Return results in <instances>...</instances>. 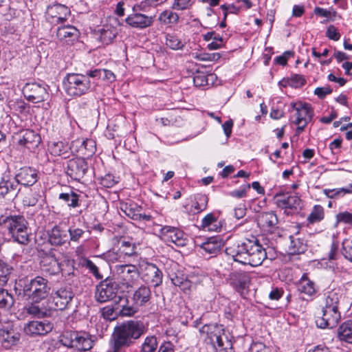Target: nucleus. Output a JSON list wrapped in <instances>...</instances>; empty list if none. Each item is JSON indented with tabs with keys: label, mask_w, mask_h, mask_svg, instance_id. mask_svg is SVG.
<instances>
[{
	"label": "nucleus",
	"mask_w": 352,
	"mask_h": 352,
	"mask_svg": "<svg viewBox=\"0 0 352 352\" xmlns=\"http://www.w3.org/2000/svg\"><path fill=\"white\" fill-rule=\"evenodd\" d=\"M146 331L143 322L130 320L114 329L108 352H124V348L133 343Z\"/></svg>",
	"instance_id": "1"
},
{
	"label": "nucleus",
	"mask_w": 352,
	"mask_h": 352,
	"mask_svg": "<svg viewBox=\"0 0 352 352\" xmlns=\"http://www.w3.org/2000/svg\"><path fill=\"white\" fill-rule=\"evenodd\" d=\"M28 225V221L21 215L0 217V226L8 230V234L14 242L21 245H28L31 240Z\"/></svg>",
	"instance_id": "2"
},
{
	"label": "nucleus",
	"mask_w": 352,
	"mask_h": 352,
	"mask_svg": "<svg viewBox=\"0 0 352 352\" xmlns=\"http://www.w3.org/2000/svg\"><path fill=\"white\" fill-rule=\"evenodd\" d=\"M339 298L336 292H331L328 294L322 307V315L316 320L318 327L332 329L338 324L341 318L338 310Z\"/></svg>",
	"instance_id": "3"
},
{
	"label": "nucleus",
	"mask_w": 352,
	"mask_h": 352,
	"mask_svg": "<svg viewBox=\"0 0 352 352\" xmlns=\"http://www.w3.org/2000/svg\"><path fill=\"white\" fill-rule=\"evenodd\" d=\"M20 285L23 288L24 296L36 302L45 299L51 289L48 280L39 276L30 280H21Z\"/></svg>",
	"instance_id": "4"
},
{
	"label": "nucleus",
	"mask_w": 352,
	"mask_h": 352,
	"mask_svg": "<svg viewBox=\"0 0 352 352\" xmlns=\"http://www.w3.org/2000/svg\"><path fill=\"white\" fill-rule=\"evenodd\" d=\"M67 94L73 96H80L91 89V82L87 76L80 74H68L63 80Z\"/></svg>",
	"instance_id": "5"
},
{
	"label": "nucleus",
	"mask_w": 352,
	"mask_h": 352,
	"mask_svg": "<svg viewBox=\"0 0 352 352\" xmlns=\"http://www.w3.org/2000/svg\"><path fill=\"white\" fill-rule=\"evenodd\" d=\"M119 287L128 292L138 285L140 276V268L135 265L124 264L116 266Z\"/></svg>",
	"instance_id": "6"
},
{
	"label": "nucleus",
	"mask_w": 352,
	"mask_h": 352,
	"mask_svg": "<svg viewBox=\"0 0 352 352\" xmlns=\"http://www.w3.org/2000/svg\"><path fill=\"white\" fill-rule=\"evenodd\" d=\"M203 331H206L208 338L215 346L217 345L221 349L228 350L232 348V342L230 336L226 333L222 324H209L203 327Z\"/></svg>",
	"instance_id": "7"
},
{
	"label": "nucleus",
	"mask_w": 352,
	"mask_h": 352,
	"mask_svg": "<svg viewBox=\"0 0 352 352\" xmlns=\"http://www.w3.org/2000/svg\"><path fill=\"white\" fill-rule=\"evenodd\" d=\"M61 342L63 345L67 347L74 348L82 351H89L93 346L90 335L85 332H65L63 335Z\"/></svg>",
	"instance_id": "8"
},
{
	"label": "nucleus",
	"mask_w": 352,
	"mask_h": 352,
	"mask_svg": "<svg viewBox=\"0 0 352 352\" xmlns=\"http://www.w3.org/2000/svg\"><path fill=\"white\" fill-rule=\"evenodd\" d=\"M253 243V236L251 239H244L237 244L226 248V253L232 259L243 265H249L251 248Z\"/></svg>",
	"instance_id": "9"
},
{
	"label": "nucleus",
	"mask_w": 352,
	"mask_h": 352,
	"mask_svg": "<svg viewBox=\"0 0 352 352\" xmlns=\"http://www.w3.org/2000/svg\"><path fill=\"white\" fill-rule=\"evenodd\" d=\"M291 107L295 111L292 117L295 118L294 122L298 126L296 132L300 133L312 119L314 113L311 105L307 103L292 102Z\"/></svg>",
	"instance_id": "10"
},
{
	"label": "nucleus",
	"mask_w": 352,
	"mask_h": 352,
	"mask_svg": "<svg viewBox=\"0 0 352 352\" xmlns=\"http://www.w3.org/2000/svg\"><path fill=\"white\" fill-rule=\"evenodd\" d=\"M74 296L69 287H60L53 292L48 302L51 310L63 311L69 309Z\"/></svg>",
	"instance_id": "11"
},
{
	"label": "nucleus",
	"mask_w": 352,
	"mask_h": 352,
	"mask_svg": "<svg viewBox=\"0 0 352 352\" xmlns=\"http://www.w3.org/2000/svg\"><path fill=\"white\" fill-rule=\"evenodd\" d=\"M25 98L33 103H38L48 99V86L44 83H27L23 88Z\"/></svg>",
	"instance_id": "12"
},
{
	"label": "nucleus",
	"mask_w": 352,
	"mask_h": 352,
	"mask_svg": "<svg viewBox=\"0 0 352 352\" xmlns=\"http://www.w3.org/2000/svg\"><path fill=\"white\" fill-rule=\"evenodd\" d=\"M140 273L141 278L146 284L157 287L162 283V272L153 263L148 262L141 263Z\"/></svg>",
	"instance_id": "13"
},
{
	"label": "nucleus",
	"mask_w": 352,
	"mask_h": 352,
	"mask_svg": "<svg viewBox=\"0 0 352 352\" xmlns=\"http://www.w3.org/2000/svg\"><path fill=\"white\" fill-rule=\"evenodd\" d=\"M277 206L284 210L287 215L298 213L302 208V200L297 195L276 194L274 197Z\"/></svg>",
	"instance_id": "14"
},
{
	"label": "nucleus",
	"mask_w": 352,
	"mask_h": 352,
	"mask_svg": "<svg viewBox=\"0 0 352 352\" xmlns=\"http://www.w3.org/2000/svg\"><path fill=\"white\" fill-rule=\"evenodd\" d=\"M118 288L117 282L106 279L96 287L95 298L101 303L116 298Z\"/></svg>",
	"instance_id": "15"
},
{
	"label": "nucleus",
	"mask_w": 352,
	"mask_h": 352,
	"mask_svg": "<svg viewBox=\"0 0 352 352\" xmlns=\"http://www.w3.org/2000/svg\"><path fill=\"white\" fill-rule=\"evenodd\" d=\"M70 9L63 4L56 3L47 6L45 12L46 20L53 24L63 23L70 16Z\"/></svg>",
	"instance_id": "16"
},
{
	"label": "nucleus",
	"mask_w": 352,
	"mask_h": 352,
	"mask_svg": "<svg viewBox=\"0 0 352 352\" xmlns=\"http://www.w3.org/2000/svg\"><path fill=\"white\" fill-rule=\"evenodd\" d=\"M160 236L168 244L173 243L178 247L185 246L187 238L184 233L178 228L171 226H164L160 230Z\"/></svg>",
	"instance_id": "17"
},
{
	"label": "nucleus",
	"mask_w": 352,
	"mask_h": 352,
	"mask_svg": "<svg viewBox=\"0 0 352 352\" xmlns=\"http://www.w3.org/2000/svg\"><path fill=\"white\" fill-rule=\"evenodd\" d=\"M18 186L24 188L33 186L38 181V171L31 167L24 166L19 169L14 176Z\"/></svg>",
	"instance_id": "18"
},
{
	"label": "nucleus",
	"mask_w": 352,
	"mask_h": 352,
	"mask_svg": "<svg viewBox=\"0 0 352 352\" xmlns=\"http://www.w3.org/2000/svg\"><path fill=\"white\" fill-rule=\"evenodd\" d=\"M88 170V165L84 158H74L67 162L66 173L72 179L80 181Z\"/></svg>",
	"instance_id": "19"
},
{
	"label": "nucleus",
	"mask_w": 352,
	"mask_h": 352,
	"mask_svg": "<svg viewBox=\"0 0 352 352\" xmlns=\"http://www.w3.org/2000/svg\"><path fill=\"white\" fill-rule=\"evenodd\" d=\"M135 8L133 13L129 14L125 19V22L129 26L137 29H145L151 26L154 22V17L144 14L137 12Z\"/></svg>",
	"instance_id": "20"
},
{
	"label": "nucleus",
	"mask_w": 352,
	"mask_h": 352,
	"mask_svg": "<svg viewBox=\"0 0 352 352\" xmlns=\"http://www.w3.org/2000/svg\"><path fill=\"white\" fill-rule=\"evenodd\" d=\"M40 265L42 271L50 275L56 274L60 270V264L51 251L43 254Z\"/></svg>",
	"instance_id": "21"
},
{
	"label": "nucleus",
	"mask_w": 352,
	"mask_h": 352,
	"mask_svg": "<svg viewBox=\"0 0 352 352\" xmlns=\"http://www.w3.org/2000/svg\"><path fill=\"white\" fill-rule=\"evenodd\" d=\"M53 324L47 320H34L30 322L25 327V331L28 334L34 336H44L50 332L53 329Z\"/></svg>",
	"instance_id": "22"
},
{
	"label": "nucleus",
	"mask_w": 352,
	"mask_h": 352,
	"mask_svg": "<svg viewBox=\"0 0 352 352\" xmlns=\"http://www.w3.org/2000/svg\"><path fill=\"white\" fill-rule=\"evenodd\" d=\"M250 265L257 267L261 265L267 258V252L265 249L261 245L258 240L253 236V243L251 248Z\"/></svg>",
	"instance_id": "23"
},
{
	"label": "nucleus",
	"mask_w": 352,
	"mask_h": 352,
	"mask_svg": "<svg viewBox=\"0 0 352 352\" xmlns=\"http://www.w3.org/2000/svg\"><path fill=\"white\" fill-rule=\"evenodd\" d=\"M24 309L28 314L35 318H44L51 314L50 305H45L42 301H32Z\"/></svg>",
	"instance_id": "24"
},
{
	"label": "nucleus",
	"mask_w": 352,
	"mask_h": 352,
	"mask_svg": "<svg viewBox=\"0 0 352 352\" xmlns=\"http://www.w3.org/2000/svg\"><path fill=\"white\" fill-rule=\"evenodd\" d=\"M223 241L220 236H212L202 243L200 245L201 254L204 255L209 254L212 256H215L221 249Z\"/></svg>",
	"instance_id": "25"
},
{
	"label": "nucleus",
	"mask_w": 352,
	"mask_h": 352,
	"mask_svg": "<svg viewBox=\"0 0 352 352\" xmlns=\"http://www.w3.org/2000/svg\"><path fill=\"white\" fill-rule=\"evenodd\" d=\"M22 197L23 204L25 206H34L38 201L41 195L35 187H26L17 190L16 196Z\"/></svg>",
	"instance_id": "26"
},
{
	"label": "nucleus",
	"mask_w": 352,
	"mask_h": 352,
	"mask_svg": "<svg viewBox=\"0 0 352 352\" xmlns=\"http://www.w3.org/2000/svg\"><path fill=\"white\" fill-rule=\"evenodd\" d=\"M151 290L148 285H141L132 295L131 300L137 305L146 306L151 298Z\"/></svg>",
	"instance_id": "27"
},
{
	"label": "nucleus",
	"mask_w": 352,
	"mask_h": 352,
	"mask_svg": "<svg viewBox=\"0 0 352 352\" xmlns=\"http://www.w3.org/2000/svg\"><path fill=\"white\" fill-rule=\"evenodd\" d=\"M79 32L73 25H63L56 30L58 39L63 43H69L78 39Z\"/></svg>",
	"instance_id": "28"
},
{
	"label": "nucleus",
	"mask_w": 352,
	"mask_h": 352,
	"mask_svg": "<svg viewBox=\"0 0 352 352\" xmlns=\"http://www.w3.org/2000/svg\"><path fill=\"white\" fill-rule=\"evenodd\" d=\"M19 333L15 332L12 329H0V344L6 349H8L12 346L16 344L19 340Z\"/></svg>",
	"instance_id": "29"
},
{
	"label": "nucleus",
	"mask_w": 352,
	"mask_h": 352,
	"mask_svg": "<svg viewBox=\"0 0 352 352\" xmlns=\"http://www.w3.org/2000/svg\"><path fill=\"white\" fill-rule=\"evenodd\" d=\"M69 241V236L67 230L59 226H54L49 235V242L52 245H62Z\"/></svg>",
	"instance_id": "30"
},
{
	"label": "nucleus",
	"mask_w": 352,
	"mask_h": 352,
	"mask_svg": "<svg viewBox=\"0 0 352 352\" xmlns=\"http://www.w3.org/2000/svg\"><path fill=\"white\" fill-rule=\"evenodd\" d=\"M40 136L32 130L24 131L23 136L19 140V144L31 150L36 148L40 142Z\"/></svg>",
	"instance_id": "31"
},
{
	"label": "nucleus",
	"mask_w": 352,
	"mask_h": 352,
	"mask_svg": "<svg viewBox=\"0 0 352 352\" xmlns=\"http://www.w3.org/2000/svg\"><path fill=\"white\" fill-rule=\"evenodd\" d=\"M118 302L120 303V315L125 317H131L139 311V306L133 302L132 305L129 304V300L126 296H118Z\"/></svg>",
	"instance_id": "32"
},
{
	"label": "nucleus",
	"mask_w": 352,
	"mask_h": 352,
	"mask_svg": "<svg viewBox=\"0 0 352 352\" xmlns=\"http://www.w3.org/2000/svg\"><path fill=\"white\" fill-rule=\"evenodd\" d=\"M18 184L10 175H3L0 180V196L4 197L8 193L17 189Z\"/></svg>",
	"instance_id": "33"
},
{
	"label": "nucleus",
	"mask_w": 352,
	"mask_h": 352,
	"mask_svg": "<svg viewBox=\"0 0 352 352\" xmlns=\"http://www.w3.org/2000/svg\"><path fill=\"white\" fill-rule=\"evenodd\" d=\"M298 290L308 296L314 295L316 292L315 283L311 280L307 274H303L298 283Z\"/></svg>",
	"instance_id": "34"
},
{
	"label": "nucleus",
	"mask_w": 352,
	"mask_h": 352,
	"mask_svg": "<svg viewBox=\"0 0 352 352\" xmlns=\"http://www.w3.org/2000/svg\"><path fill=\"white\" fill-rule=\"evenodd\" d=\"M201 227L206 231L220 232L221 230V223L213 213H208L203 218Z\"/></svg>",
	"instance_id": "35"
},
{
	"label": "nucleus",
	"mask_w": 352,
	"mask_h": 352,
	"mask_svg": "<svg viewBox=\"0 0 352 352\" xmlns=\"http://www.w3.org/2000/svg\"><path fill=\"white\" fill-rule=\"evenodd\" d=\"M231 284L237 289H245L250 283V278L245 272H233L230 275Z\"/></svg>",
	"instance_id": "36"
},
{
	"label": "nucleus",
	"mask_w": 352,
	"mask_h": 352,
	"mask_svg": "<svg viewBox=\"0 0 352 352\" xmlns=\"http://www.w3.org/2000/svg\"><path fill=\"white\" fill-rule=\"evenodd\" d=\"M98 32L100 41L105 45L109 44L118 34L117 29L109 25H104Z\"/></svg>",
	"instance_id": "37"
},
{
	"label": "nucleus",
	"mask_w": 352,
	"mask_h": 352,
	"mask_svg": "<svg viewBox=\"0 0 352 352\" xmlns=\"http://www.w3.org/2000/svg\"><path fill=\"white\" fill-rule=\"evenodd\" d=\"M258 223L264 228H272L278 223V219L273 212H262L258 216Z\"/></svg>",
	"instance_id": "38"
},
{
	"label": "nucleus",
	"mask_w": 352,
	"mask_h": 352,
	"mask_svg": "<svg viewBox=\"0 0 352 352\" xmlns=\"http://www.w3.org/2000/svg\"><path fill=\"white\" fill-rule=\"evenodd\" d=\"M179 16L177 13L170 10H166L162 12L158 16V21L160 23L165 25H175L178 23Z\"/></svg>",
	"instance_id": "39"
},
{
	"label": "nucleus",
	"mask_w": 352,
	"mask_h": 352,
	"mask_svg": "<svg viewBox=\"0 0 352 352\" xmlns=\"http://www.w3.org/2000/svg\"><path fill=\"white\" fill-rule=\"evenodd\" d=\"M338 336L340 340L352 344V322L342 324L338 329Z\"/></svg>",
	"instance_id": "40"
},
{
	"label": "nucleus",
	"mask_w": 352,
	"mask_h": 352,
	"mask_svg": "<svg viewBox=\"0 0 352 352\" xmlns=\"http://www.w3.org/2000/svg\"><path fill=\"white\" fill-rule=\"evenodd\" d=\"M324 217V211L322 206L320 205H315L308 215L307 220L309 223L314 224L321 221Z\"/></svg>",
	"instance_id": "41"
},
{
	"label": "nucleus",
	"mask_w": 352,
	"mask_h": 352,
	"mask_svg": "<svg viewBox=\"0 0 352 352\" xmlns=\"http://www.w3.org/2000/svg\"><path fill=\"white\" fill-rule=\"evenodd\" d=\"M122 211L129 218L137 220L138 217H140V213L139 212L141 210L140 207L136 206L134 204H124L121 205Z\"/></svg>",
	"instance_id": "42"
},
{
	"label": "nucleus",
	"mask_w": 352,
	"mask_h": 352,
	"mask_svg": "<svg viewBox=\"0 0 352 352\" xmlns=\"http://www.w3.org/2000/svg\"><path fill=\"white\" fill-rule=\"evenodd\" d=\"M58 199L65 202L70 208H76L79 206V195L73 191L60 193Z\"/></svg>",
	"instance_id": "43"
},
{
	"label": "nucleus",
	"mask_w": 352,
	"mask_h": 352,
	"mask_svg": "<svg viewBox=\"0 0 352 352\" xmlns=\"http://www.w3.org/2000/svg\"><path fill=\"white\" fill-rule=\"evenodd\" d=\"M14 299L12 294L4 289H0V308L8 309L14 305Z\"/></svg>",
	"instance_id": "44"
},
{
	"label": "nucleus",
	"mask_w": 352,
	"mask_h": 352,
	"mask_svg": "<svg viewBox=\"0 0 352 352\" xmlns=\"http://www.w3.org/2000/svg\"><path fill=\"white\" fill-rule=\"evenodd\" d=\"M80 151L85 156H91L96 150L95 142L91 139L83 140L80 142Z\"/></svg>",
	"instance_id": "45"
},
{
	"label": "nucleus",
	"mask_w": 352,
	"mask_h": 352,
	"mask_svg": "<svg viewBox=\"0 0 352 352\" xmlns=\"http://www.w3.org/2000/svg\"><path fill=\"white\" fill-rule=\"evenodd\" d=\"M290 239L291 241L289 250L291 254H298L304 252L305 250V245L301 239H294L292 236H290Z\"/></svg>",
	"instance_id": "46"
},
{
	"label": "nucleus",
	"mask_w": 352,
	"mask_h": 352,
	"mask_svg": "<svg viewBox=\"0 0 352 352\" xmlns=\"http://www.w3.org/2000/svg\"><path fill=\"white\" fill-rule=\"evenodd\" d=\"M158 343L155 336H148L142 345V352H155Z\"/></svg>",
	"instance_id": "47"
},
{
	"label": "nucleus",
	"mask_w": 352,
	"mask_h": 352,
	"mask_svg": "<svg viewBox=\"0 0 352 352\" xmlns=\"http://www.w3.org/2000/svg\"><path fill=\"white\" fill-rule=\"evenodd\" d=\"M69 239L72 242L78 243L80 239L86 234V231L76 226H71L67 230Z\"/></svg>",
	"instance_id": "48"
},
{
	"label": "nucleus",
	"mask_w": 352,
	"mask_h": 352,
	"mask_svg": "<svg viewBox=\"0 0 352 352\" xmlns=\"http://www.w3.org/2000/svg\"><path fill=\"white\" fill-rule=\"evenodd\" d=\"M166 45L172 50H178L183 48L184 43L176 36L168 34L166 36Z\"/></svg>",
	"instance_id": "49"
},
{
	"label": "nucleus",
	"mask_w": 352,
	"mask_h": 352,
	"mask_svg": "<svg viewBox=\"0 0 352 352\" xmlns=\"http://www.w3.org/2000/svg\"><path fill=\"white\" fill-rule=\"evenodd\" d=\"M67 146L63 142H54L50 145L51 153L56 156H60L67 153Z\"/></svg>",
	"instance_id": "50"
},
{
	"label": "nucleus",
	"mask_w": 352,
	"mask_h": 352,
	"mask_svg": "<svg viewBox=\"0 0 352 352\" xmlns=\"http://www.w3.org/2000/svg\"><path fill=\"white\" fill-rule=\"evenodd\" d=\"M195 201L193 207L197 212L203 211L206 208L208 201V198L206 195L201 194L197 195L195 197Z\"/></svg>",
	"instance_id": "51"
},
{
	"label": "nucleus",
	"mask_w": 352,
	"mask_h": 352,
	"mask_svg": "<svg viewBox=\"0 0 352 352\" xmlns=\"http://www.w3.org/2000/svg\"><path fill=\"white\" fill-rule=\"evenodd\" d=\"M162 0H142L140 3L133 6L134 10L135 8L142 11H147L151 7H156L162 3Z\"/></svg>",
	"instance_id": "52"
},
{
	"label": "nucleus",
	"mask_w": 352,
	"mask_h": 352,
	"mask_svg": "<svg viewBox=\"0 0 352 352\" xmlns=\"http://www.w3.org/2000/svg\"><path fill=\"white\" fill-rule=\"evenodd\" d=\"M10 274V269L8 265L0 259V285L7 283Z\"/></svg>",
	"instance_id": "53"
},
{
	"label": "nucleus",
	"mask_w": 352,
	"mask_h": 352,
	"mask_svg": "<svg viewBox=\"0 0 352 352\" xmlns=\"http://www.w3.org/2000/svg\"><path fill=\"white\" fill-rule=\"evenodd\" d=\"M119 251L121 254L131 256L135 254V245L129 241H121Z\"/></svg>",
	"instance_id": "54"
},
{
	"label": "nucleus",
	"mask_w": 352,
	"mask_h": 352,
	"mask_svg": "<svg viewBox=\"0 0 352 352\" xmlns=\"http://www.w3.org/2000/svg\"><path fill=\"white\" fill-rule=\"evenodd\" d=\"M342 254L346 259L352 262V238L343 241Z\"/></svg>",
	"instance_id": "55"
},
{
	"label": "nucleus",
	"mask_w": 352,
	"mask_h": 352,
	"mask_svg": "<svg viewBox=\"0 0 352 352\" xmlns=\"http://www.w3.org/2000/svg\"><path fill=\"white\" fill-rule=\"evenodd\" d=\"M192 5V0H174L172 8L177 10H184Z\"/></svg>",
	"instance_id": "56"
},
{
	"label": "nucleus",
	"mask_w": 352,
	"mask_h": 352,
	"mask_svg": "<svg viewBox=\"0 0 352 352\" xmlns=\"http://www.w3.org/2000/svg\"><path fill=\"white\" fill-rule=\"evenodd\" d=\"M288 83L290 86L299 87L303 86L306 80L302 75L295 74L288 79Z\"/></svg>",
	"instance_id": "57"
},
{
	"label": "nucleus",
	"mask_w": 352,
	"mask_h": 352,
	"mask_svg": "<svg viewBox=\"0 0 352 352\" xmlns=\"http://www.w3.org/2000/svg\"><path fill=\"white\" fill-rule=\"evenodd\" d=\"M85 266L96 277V278L98 280L103 278V276L99 272L98 267L91 260L87 259Z\"/></svg>",
	"instance_id": "58"
},
{
	"label": "nucleus",
	"mask_w": 352,
	"mask_h": 352,
	"mask_svg": "<svg viewBox=\"0 0 352 352\" xmlns=\"http://www.w3.org/2000/svg\"><path fill=\"white\" fill-rule=\"evenodd\" d=\"M337 222H342L352 226V213L349 212H340L336 215Z\"/></svg>",
	"instance_id": "59"
},
{
	"label": "nucleus",
	"mask_w": 352,
	"mask_h": 352,
	"mask_svg": "<svg viewBox=\"0 0 352 352\" xmlns=\"http://www.w3.org/2000/svg\"><path fill=\"white\" fill-rule=\"evenodd\" d=\"M314 12L316 15L322 16V17H326L329 18L331 17L332 15L334 16H336V12L333 11V12L331 10H327L326 9L320 8V7H316L314 8Z\"/></svg>",
	"instance_id": "60"
},
{
	"label": "nucleus",
	"mask_w": 352,
	"mask_h": 352,
	"mask_svg": "<svg viewBox=\"0 0 352 352\" xmlns=\"http://www.w3.org/2000/svg\"><path fill=\"white\" fill-rule=\"evenodd\" d=\"M326 35L328 38L333 41H338L340 38V34L338 32L337 28L333 25H329L327 28Z\"/></svg>",
	"instance_id": "61"
},
{
	"label": "nucleus",
	"mask_w": 352,
	"mask_h": 352,
	"mask_svg": "<svg viewBox=\"0 0 352 352\" xmlns=\"http://www.w3.org/2000/svg\"><path fill=\"white\" fill-rule=\"evenodd\" d=\"M102 314L104 318L109 320H113L116 318L114 309L109 306L105 307L102 309Z\"/></svg>",
	"instance_id": "62"
},
{
	"label": "nucleus",
	"mask_w": 352,
	"mask_h": 352,
	"mask_svg": "<svg viewBox=\"0 0 352 352\" xmlns=\"http://www.w3.org/2000/svg\"><path fill=\"white\" fill-rule=\"evenodd\" d=\"M332 92V89L330 87H317L314 90V94L318 96L320 98H324L327 94H329Z\"/></svg>",
	"instance_id": "63"
},
{
	"label": "nucleus",
	"mask_w": 352,
	"mask_h": 352,
	"mask_svg": "<svg viewBox=\"0 0 352 352\" xmlns=\"http://www.w3.org/2000/svg\"><path fill=\"white\" fill-rule=\"evenodd\" d=\"M250 188V185L243 187L241 189L232 191L230 195L233 197L242 198L246 196L247 190Z\"/></svg>",
	"instance_id": "64"
}]
</instances>
